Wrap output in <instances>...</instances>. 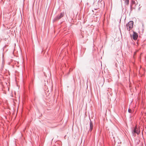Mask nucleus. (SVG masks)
<instances>
[{"instance_id": "obj_2", "label": "nucleus", "mask_w": 146, "mask_h": 146, "mask_svg": "<svg viewBox=\"0 0 146 146\" xmlns=\"http://www.w3.org/2000/svg\"><path fill=\"white\" fill-rule=\"evenodd\" d=\"M64 15V13H61L59 16H58L56 17L54 19L56 20H58L62 17Z\"/></svg>"}, {"instance_id": "obj_6", "label": "nucleus", "mask_w": 146, "mask_h": 146, "mask_svg": "<svg viewBox=\"0 0 146 146\" xmlns=\"http://www.w3.org/2000/svg\"><path fill=\"white\" fill-rule=\"evenodd\" d=\"M124 1L125 4L128 5L129 4V0H124Z\"/></svg>"}, {"instance_id": "obj_1", "label": "nucleus", "mask_w": 146, "mask_h": 146, "mask_svg": "<svg viewBox=\"0 0 146 146\" xmlns=\"http://www.w3.org/2000/svg\"><path fill=\"white\" fill-rule=\"evenodd\" d=\"M133 21H129L126 27L127 30L130 31L133 27Z\"/></svg>"}, {"instance_id": "obj_4", "label": "nucleus", "mask_w": 146, "mask_h": 146, "mask_svg": "<svg viewBox=\"0 0 146 146\" xmlns=\"http://www.w3.org/2000/svg\"><path fill=\"white\" fill-rule=\"evenodd\" d=\"M134 133L138 134L140 133V131L136 127H135L134 130Z\"/></svg>"}, {"instance_id": "obj_3", "label": "nucleus", "mask_w": 146, "mask_h": 146, "mask_svg": "<svg viewBox=\"0 0 146 146\" xmlns=\"http://www.w3.org/2000/svg\"><path fill=\"white\" fill-rule=\"evenodd\" d=\"M138 36L137 33L133 32V33L132 36L133 39L134 40H136L137 39Z\"/></svg>"}, {"instance_id": "obj_7", "label": "nucleus", "mask_w": 146, "mask_h": 146, "mask_svg": "<svg viewBox=\"0 0 146 146\" xmlns=\"http://www.w3.org/2000/svg\"><path fill=\"white\" fill-rule=\"evenodd\" d=\"M128 112L130 113L132 112V110L130 109H129L128 110Z\"/></svg>"}, {"instance_id": "obj_5", "label": "nucleus", "mask_w": 146, "mask_h": 146, "mask_svg": "<svg viewBox=\"0 0 146 146\" xmlns=\"http://www.w3.org/2000/svg\"><path fill=\"white\" fill-rule=\"evenodd\" d=\"M90 130L91 131H92V130L93 129V125L92 124L91 122H90Z\"/></svg>"}]
</instances>
